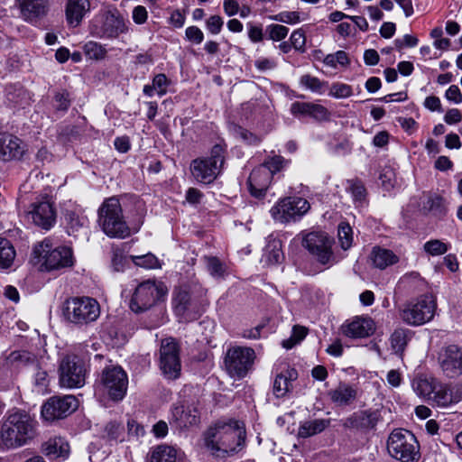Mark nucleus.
Here are the masks:
<instances>
[{"instance_id":"nucleus-62","label":"nucleus","mask_w":462,"mask_h":462,"mask_svg":"<svg viewBox=\"0 0 462 462\" xmlns=\"http://www.w3.org/2000/svg\"><path fill=\"white\" fill-rule=\"evenodd\" d=\"M445 97L448 100L455 104H460L462 102V93L457 85H451L446 90Z\"/></svg>"},{"instance_id":"nucleus-13","label":"nucleus","mask_w":462,"mask_h":462,"mask_svg":"<svg viewBox=\"0 0 462 462\" xmlns=\"http://www.w3.org/2000/svg\"><path fill=\"white\" fill-rule=\"evenodd\" d=\"M310 208L306 199L292 196L280 199L271 209L272 217L285 224L300 220Z\"/></svg>"},{"instance_id":"nucleus-25","label":"nucleus","mask_w":462,"mask_h":462,"mask_svg":"<svg viewBox=\"0 0 462 462\" xmlns=\"http://www.w3.org/2000/svg\"><path fill=\"white\" fill-rule=\"evenodd\" d=\"M341 329L347 337L363 338L372 335L375 330V326L374 320L369 317H355L345 322Z\"/></svg>"},{"instance_id":"nucleus-40","label":"nucleus","mask_w":462,"mask_h":462,"mask_svg":"<svg viewBox=\"0 0 462 462\" xmlns=\"http://www.w3.org/2000/svg\"><path fill=\"white\" fill-rule=\"evenodd\" d=\"M150 462H178L177 450L170 446H158L153 449Z\"/></svg>"},{"instance_id":"nucleus-47","label":"nucleus","mask_w":462,"mask_h":462,"mask_svg":"<svg viewBox=\"0 0 462 462\" xmlns=\"http://www.w3.org/2000/svg\"><path fill=\"white\" fill-rule=\"evenodd\" d=\"M124 426L116 421L108 422L104 430V437L109 440H123L124 439Z\"/></svg>"},{"instance_id":"nucleus-52","label":"nucleus","mask_w":462,"mask_h":462,"mask_svg":"<svg viewBox=\"0 0 462 462\" xmlns=\"http://www.w3.org/2000/svg\"><path fill=\"white\" fill-rule=\"evenodd\" d=\"M353 90L352 87L341 83V82H335L331 85L328 95L330 97H336V98H346L350 96H352Z\"/></svg>"},{"instance_id":"nucleus-3","label":"nucleus","mask_w":462,"mask_h":462,"mask_svg":"<svg viewBox=\"0 0 462 462\" xmlns=\"http://www.w3.org/2000/svg\"><path fill=\"white\" fill-rule=\"evenodd\" d=\"M89 32L98 39L115 40L128 32L127 19L114 5L101 8L90 20Z\"/></svg>"},{"instance_id":"nucleus-17","label":"nucleus","mask_w":462,"mask_h":462,"mask_svg":"<svg viewBox=\"0 0 462 462\" xmlns=\"http://www.w3.org/2000/svg\"><path fill=\"white\" fill-rule=\"evenodd\" d=\"M79 407L74 395L52 396L42 406V417L44 420L54 421L68 417Z\"/></svg>"},{"instance_id":"nucleus-37","label":"nucleus","mask_w":462,"mask_h":462,"mask_svg":"<svg viewBox=\"0 0 462 462\" xmlns=\"http://www.w3.org/2000/svg\"><path fill=\"white\" fill-rule=\"evenodd\" d=\"M346 189L351 194L356 207H364L367 204V191L361 180L357 178L347 180Z\"/></svg>"},{"instance_id":"nucleus-41","label":"nucleus","mask_w":462,"mask_h":462,"mask_svg":"<svg viewBox=\"0 0 462 462\" xmlns=\"http://www.w3.org/2000/svg\"><path fill=\"white\" fill-rule=\"evenodd\" d=\"M423 208L438 217L445 216L447 212L445 201L439 196L429 197L424 203Z\"/></svg>"},{"instance_id":"nucleus-27","label":"nucleus","mask_w":462,"mask_h":462,"mask_svg":"<svg viewBox=\"0 0 462 462\" xmlns=\"http://www.w3.org/2000/svg\"><path fill=\"white\" fill-rule=\"evenodd\" d=\"M42 452L50 459H66L69 454V445L61 437L51 438L42 444Z\"/></svg>"},{"instance_id":"nucleus-39","label":"nucleus","mask_w":462,"mask_h":462,"mask_svg":"<svg viewBox=\"0 0 462 462\" xmlns=\"http://www.w3.org/2000/svg\"><path fill=\"white\" fill-rule=\"evenodd\" d=\"M16 253L10 240L0 237V269L6 270L14 263Z\"/></svg>"},{"instance_id":"nucleus-23","label":"nucleus","mask_w":462,"mask_h":462,"mask_svg":"<svg viewBox=\"0 0 462 462\" xmlns=\"http://www.w3.org/2000/svg\"><path fill=\"white\" fill-rule=\"evenodd\" d=\"M21 17L28 23H36L49 12L50 0H15Z\"/></svg>"},{"instance_id":"nucleus-34","label":"nucleus","mask_w":462,"mask_h":462,"mask_svg":"<svg viewBox=\"0 0 462 462\" xmlns=\"http://www.w3.org/2000/svg\"><path fill=\"white\" fill-rule=\"evenodd\" d=\"M460 399L461 397L455 395L447 385L437 383L430 401H432L439 407H448L458 402Z\"/></svg>"},{"instance_id":"nucleus-54","label":"nucleus","mask_w":462,"mask_h":462,"mask_svg":"<svg viewBox=\"0 0 462 462\" xmlns=\"http://www.w3.org/2000/svg\"><path fill=\"white\" fill-rule=\"evenodd\" d=\"M273 21L288 24H295L300 22V14L294 11H284L270 17Z\"/></svg>"},{"instance_id":"nucleus-31","label":"nucleus","mask_w":462,"mask_h":462,"mask_svg":"<svg viewBox=\"0 0 462 462\" xmlns=\"http://www.w3.org/2000/svg\"><path fill=\"white\" fill-rule=\"evenodd\" d=\"M356 390L350 384L340 383L335 389L328 393L331 402L337 406H347L356 398Z\"/></svg>"},{"instance_id":"nucleus-14","label":"nucleus","mask_w":462,"mask_h":462,"mask_svg":"<svg viewBox=\"0 0 462 462\" xmlns=\"http://www.w3.org/2000/svg\"><path fill=\"white\" fill-rule=\"evenodd\" d=\"M255 352L247 346H232L226 353L224 364L226 372L232 377L244 378L252 369Z\"/></svg>"},{"instance_id":"nucleus-28","label":"nucleus","mask_w":462,"mask_h":462,"mask_svg":"<svg viewBox=\"0 0 462 462\" xmlns=\"http://www.w3.org/2000/svg\"><path fill=\"white\" fill-rule=\"evenodd\" d=\"M291 113L293 116H310L316 120H326L329 116L328 109L319 104L296 101L291 106Z\"/></svg>"},{"instance_id":"nucleus-61","label":"nucleus","mask_w":462,"mask_h":462,"mask_svg":"<svg viewBox=\"0 0 462 462\" xmlns=\"http://www.w3.org/2000/svg\"><path fill=\"white\" fill-rule=\"evenodd\" d=\"M248 37L252 42H260L263 39V27L261 25L247 24Z\"/></svg>"},{"instance_id":"nucleus-22","label":"nucleus","mask_w":462,"mask_h":462,"mask_svg":"<svg viewBox=\"0 0 462 462\" xmlns=\"http://www.w3.org/2000/svg\"><path fill=\"white\" fill-rule=\"evenodd\" d=\"M439 363L443 373L450 378L462 374V347L449 345L439 356Z\"/></svg>"},{"instance_id":"nucleus-43","label":"nucleus","mask_w":462,"mask_h":462,"mask_svg":"<svg viewBox=\"0 0 462 462\" xmlns=\"http://www.w3.org/2000/svg\"><path fill=\"white\" fill-rule=\"evenodd\" d=\"M207 271L214 278H222L226 273L225 264L216 256H204Z\"/></svg>"},{"instance_id":"nucleus-21","label":"nucleus","mask_w":462,"mask_h":462,"mask_svg":"<svg viewBox=\"0 0 462 462\" xmlns=\"http://www.w3.org/2000/svg\"><path fill=\"white\" fill-rule=\"evenodd\" d=\"M32 223L43 230H50L56 222V210L53 204L42 199L32 202L28 211Z\"/></svg>"},{"instance_id":"nucleus-24","label":"nucleus","mask_w":462,"mask_h":462,"mask_svg":"<svg viewBox=\"0 0 462 462\" xmlns=\"http://www.w3.org/2000/svg\"><path fill=\"white\" fill-rule=\"evenodd\" d=\"M272 180L273 177L268 169L260 165L254 168L247 181L250 194L256 199L263 198L272 183Z\"/></svg>"},{"instance_id":"nucleus-63","label":"nucleus","mask_w":462,"mask_h":462,"mask_svg":"<svg viewBox=\"0 0 462 462\" xmlns=\"http://www.w3.org/2000/svg\"><path fill=\"white\" fill-rule=\"evenodd\" d=\"M56 107L58 110L67 111L70 106L68 92L57 93L55 95Z\"/></svg>"},{"instance_id":"nucleus-4","label":"nucleus","mask_w":462,"mask_h":462,"mask_svg":"<svg viewBox=\"0 0 462 462\" xmlns=\"http://www.w3.org/2000/svg\"><path fill=\"white\" fill-rule=\"evenodd\" d=\"M98 222L104 233L110 237L125 238L131 234V229L124 219L119 199L116 197L102 203L98 209Z\"/></svg>"},{"instance_id":"nucleus-33","label":"nucleus","mask_w":462,"mask_h":462,"mask_svg":"<svg viewBox=\"0 0 462 462\" xmlns=\"http://www.w3.org/2000/svg\"><path fill=\"white\" fill-rule=\"evenodd\" d=\"M330 425L329 419H315L306 420L300 424L298 429V437L307 439L316 434L321 433Z\"/></svg>"},{"instance_id":"nucleus-11","label":"nucleus","mask_w":462,"mask_h":462,"mask_svg":"<svg viewBox=\"0 0 462 462\" xmlns=\"http://www.w3.org/2000/svg\"><path fill=\"white\" fill-rule=\"evenodd\" d=\"M166 291L162 282L144 281L135 288L130 300V309L135 313L143 312L160 300Z\"/></svg>"},{"instance_id":"nucleus-48","label":"nucleus","mask_w":462,"mask_h":462,"mask_svg":"<svg viewBox=\"0 0 462 462\" xmlns=\"http://www.w3.org/2000/svg\"><path fill=\"white\" fill-rule=\"evenodd\" d=\"M233 131L236 137L240 138L248 145H258L262 141L260 136L243 128L242 126L235 125Z\"/></svg>"},{"instance_id":"nucleus-60","label":"nucleus","mask_w":462,"mask_h":462,"mask_svg":"<svg viewBox=\"0 0 462 462\" xmlns=\"http://www.w3.org/2000/svg\"><path fill=\"white\" fill-rule=\"evenodd\" d=\"M185 35L188 41L199 44L204 40L203 32L197 26H189L185 31Z\"/></svg>"},{"instance_id":"nucleus-58","label":"nucleus","mask_w":462,"mask_h":462,"mask_svg":"<svg viewBox=\"0 0 462 462\" xmlns=\"http://www.w3.org/2000/svg\"><path fill=\"white\" fill-rule=\"evenodd\" d=\"M379 180H381V183L385 189H390L393 188L395 181V173L391 167H384L382 169L379 175Z\"/></svg>"},{"instance_id":"nucleus-53","label":"nucleus","mask_w":462,"mask_h":462,"mask_svg":"<svg viewBox=\"0 0 462 462\" xmlns=\"http://www.w3.org/2000/svg\"><path fill=\"white\" fill-rule=\"evenodd\" d=\"M265 31L271 40L280 42L288 35L289 28L284 25L273 23L266 26Z\"/></svg>"},{"instance_id":"nucleus-12","label":"nucleus","mask_w":462,"mask_h":462,"mask_svg":"<svg viewBox=\"0 0 462 462\" xmlns=\"http://www.w3.org/2000/svg\"><path fill=\"white\" fill-rule=\"evenodd\" d=\"M333 238L322 232H310L302 241V245L312 257L322 265L331 266L337 263L332 250Z\"/></svg>"},{"instance_id":"nucleus-32","label":"nucleus","mask_w":462,"mask_h":462,"mask_svg":"<svg viewBox=\"0 0 462 462\" xmlns=\"http://www.w3.org/2000/svg\"><path fill=\"white\" fill-rule=\"evenodd\" d=\"M64 220L69 236H76L80 229L88 227L89 223L87 216L77 210H66Z\"/></svg>"},{"instance_id":"nucleus-57","label":"nucleus","mask_w":462,"mask_h":462,"mask_svg":"<svg viewBox=\"0 0 462 462\" xmlns=\"http://www.w3.org/2000/svg\"><path fill=\"white\" fill-rule=\"evenodd\" d=\"M8 359L19 364H30L35 362V356L25 350H19L12 352Z\"/></svg>"},{"instance_id":"nucleus-29","label":"nucleus","mask_w":462,"mask_h":462,"mask_svg":"<svg viewBox=\"0 0 462 462\" xmlns=\"http://www.w3.org/2000/svg\"><path fill=\"white\" fill-rule=\"evenodd\" d=\"M171 415L180 429L196 425L199 420L198 410L190 406L175 405L171 411Z\"/></svg>"},{"instance_id":"nucleus-8","label":"nucleus","mask_w":462,"mask_h":462,"mask_svg":"<svg viewBox=\"0 0 462 462\" xmlns=\"http://www.w3.org/2000/svg\"><path fill=\"white\" fill-rule=\"evenodd\" d=\"M437 303L432 295L423 294L403 304L399 309V315L405 324L418 327L434 318Z\"/></svg>"},{"instance_id":"nucleus-5","label":"nucleus","mask_w":462,"mask_h":462,"mask_svg":"<svg viewBox=\"0 0 462 462\" xmlns=\"http://www.w3.org/2000/svg\"><path fill=\"white\" fill-rule=\"evenodd\" d=\"M35 263L42 270L52 271L70 267L74 264L72 249L69 246L52 248L51 242L44 239L33 247Z\"/></svg>"},{"instance_id":"nucleus-38","label":"nucleus","mask_w":462,"mask_h":462,"mask_svg":"<svg viewBox=\"0 0 462 462\" xmlns=\"http://www.w3.org/2000/svg\"><path fill=\"white\" fill-rule=\"evenodd\" d=\"M171 81L163 73L155 75L152 79V85H144L143 92L146 97H152L156 92L159 97H162L167 93V88Z\"/></svg>"},{"instance_id":"nucleus-44","label":"nucleus","mask_w":462,"mask_h":462,"mask_svg":"<svg viewBox=\"0 0 462 462\" xmlns=\"http://www.w3.org/2000/svg\"><path fill=\"white\" fill-rule=\"evenodd\" d=\"M132 262L139 267L145 269H156L160 268V261L152 253H148L142 255H130Z\"/></svg>"},{"instance_id":"nucleus-19","label":"nucleus","mask_w":462,"mask_h":462,"mask_svg":"<svg viewBox=\"0 0 462 462\" xmlns=\"http://www.w3.org/2000/svg\"><path fill=\"white\" fill-rule=\"evenodd\" d=\"M382 409H366L354 412L343 420V427L363 432L374 430L378 423L383 420Z\"/></svg>"},{"instance_id":"nucleus-26","label":"nucleus","mask_w":462,"mask_h":462,"mask_svg":"<svg viewBox=\"0 0 462 462\" xmlns=\"http://www.w3.org/2000/svg\"><path fill=\"white\" fill-rule=\"evenodd\" d=\"M89 11V0H68L65 6L68 24L71 27H78Z\"/></svg>"},{"instance_id":"nucleus-6","label":"nucleus","mask_w":462,"mask_h":462,"mask_svg":"<svg viewBox=\"0 0 462 462\" xmlns=\"http://www.w3.org/2000/svg\"><path fill=\"white\" fill-rule=\"evenodd\" d=\"M387 450L391 457L401 462H418L420 458V444L410 430H393L387 439Z\"/></svg>"},{"instance_id":"nucleus-2","label":"nucleus","mask_w":462,"mask_h":462,"mask_svg":"<svg viewBox=\"0 0 462 462\" xmlns=\"http://www.w3.org/2000/svg\"><path fill=\"white\" fill-rule=\"evenodd\" d=\"M37 421L29 412L13 410L0 424V439L6 448H17L28 444L36 435Z\"/></svg>"},{"instance_id":"nucleus-59","label":"nucleus","mask_w":462,"mask_h":462,"mask_svg":"<svg viewBox=\"0 0 462 462\" xmlns=\"http://www.w3.org/2000/svg\"><path fill=\"white\" fill-rule=\"evenodd\" d=\"M224 21L219 15H211L206 21V27L212 34H218L223 27Z\"/></svg>"},{"instance_id":"nucleus-10","label":"nucleus","mask_w":462,"mask_h":462,"mask_svg":"<svg viewBox=\"0 0 462 462\" xmlns=\"http://www.w3.org/2000/svg\"><path fill=\"white\" fill-rule=\"evenodd\" d=\"M97 388L113 401H121L126 394L128 376L118 365L106 366L97 382Z\"/></svg>"},{"instance_id":"nucleus-36","label":"nucleus","mask_w":462,"mask_h":462,"mask_svg":"<svg viewBox=\"0 0 462 462\" xmlns=\"http://www.w3.org/2000/svg\"><path fill=\"white\" fill-rule=\"evenodd\" d=\"M437 383L436 380L432 377L418 375L412 380L411 385L418 396L430 401Z\"/></svg>"},{"instance_id":"nucleus-45","label":"nucleus","mask_w":462,"mask_h":462,"mask_svg":"<svg viewBox=\"0 0 462 462\" xmlns=\"http://www.w3.org/2000/svg\"><path fill=\"white\" fill-rule=\"evenodd\" d=\"M83 49L86 56L96 60H104L107 52L101 43L93 41L88 42Z\"/></svg>"},{"instance_id":"nucleus-18","label":"nucleus","mask_w":462,"mask_h":462,"mask_svg":"<svg viewBox=\"0 0 462 462\" xmlns=\"http://www.w3.org/2000/svg\"><path fill=\"white\" fill-rule=\"evenodd\" d=\"M172 306L175 314L187 322L197 320L206 310V304L192 299L185 289L175 291Z\"/></svg>"},{"instance_id":"nucleus-49","label":"nucleus","mask_w":462,"mask_h":462,"mask_svg":"<svg viewBox=\"0 0 462 462\" xmlns=\"http://www.w3.org/2000/svg\"><path fill=\"white\" fill-rule=\"evenodd\" d=\"M407 345V335L403 329L395 330L391 336V346L396 354H402Z\"/></svg>"},{"instance_id":"nucleus-42","label":"nucleus","mask_w":462,"mask_h":462,"mask_svg":"<svg viewBox=\"0 0 462 462\" xmlns=\"http://www.w3.org/2000/svg\"><path fill=\"white\" fill-rule=\"evenodd\" d=\"M289 163L290 161L285 160L281 155L274 154L273 156L267 157L260 166L268 169L270 171L271 176L273 177L275 173L280 172L284 168H286Z\"/></svg>"},{"instance_id":"nucleus-20","label":"nucleus","mask_w":462,"mask_h":462,"mask_svg":"<svg viewBox=\"0 0 462 462\" xmlns=\"http://www.w3.org/2000/svg\"><path fill=\"white\" fill-rule=\"evenodd\" d=\"M27 152V145L18 136L7 133H0V162H20Z\"/></svg>"},{"instance_id":"nucleus-46","label":"nucleus","mask_w":462,"mask_h":462,"mask_svg":"<svg viewBox=\"0 0 462 462\" xmlns=\"http://www.w3.org/2000/svg\"><path fill=\"white\" fill-rule=\"evenodd\" d=\"M338 241L343 250L351 247L353 242V231L349 224L342 222L338 226L337 230Z\"/></svg>"},{"instance_id":"nucleus-50","label":"nucleus","mask_w":462,"mask_h":462,"mask_svg":"<svg viewBox=\"0 0 462 462\" xmlns=\"http://www.w3.org/2000/svg\"><path fill=\"white\" fill-rule=\"evenodd\" d=\"M423 248L427 254L438 256L446 254L448 245L439 239H431L424 244Z\"/></svg>"},{"instance_id":"nucleus-15","label":"nucleus","mask_w":462,"mask_h":462,"mask_svg":"<svg viewBox=\"0 0 462 462\" xmlns=\"http://www.w3.org/2000/svg\"><path fill=\"white\" fill-rule=\"evenodd\" d=\"M60 383L66 388H80L85 384L87 369L77 356H66L60 364Z\"/></svg>"},{"instance_id":"nucleus-55","label":"nucleus","mask_w":462,"mask_h":462,"mask_svg":"<svg viewBox=\"0 0 462 462\" xmlns=\"http://www.w3.org/2000/svg\"><path fill=\"white\" fill-rule=\"evenodd\" d=\"M291 44L292 47L300 52L305 51L306 36L302 29H298L292 32L290 37Z\"/></svg>"},{"instance_id":"nucleus-16","label":"nucleus","mask_w":462,"mask_h":462,"mask_svg":"<svg viewBox=\"0 0 462 462\" xmlns=\"http://www.w3.org/2000/svg\"><path fill=\"white\" fill-rule=\"evenodd\" d=\"M160 368L167 379H177L180 374V346L178 342L172 337L162 340Z\"/></svg>"},{"instance_id":"nucleus-56","label":"nucleus","mask_w":462,"mask_h":462,"mask_svg":"<svg viewBox=\"0 0 462 462\" xmlns=\"http://www.w3.org/2000/svg\"><path fill=\"white\" fill-rule=\"evenodd\" d=\"M300 84L312 92H321L324 83L319 79L311 75H303L300 80Z\"/></svg>"},{"instance_id":"nucleus-64","label":"nucleus","mask_w":462,"mask_h":462,"mask_svg":"<svg viewBox=\"0 0 462 462\" xmlns=\"http://www.w3.org/2000/svg\"><path fill=\"white\" fill-rule=\"evenodd\" d=\"M148 13L143 5H137L133 10V20L137 24H143L146 22Z\"/></svg>"},{"instance_id":"nucleus-30","label":"nucleus","mask_w":462,"mask_h":462,"mask_svg":"<svg viewBox=\"0 0 462 462\" xmlns=\"http://www.w3.org/2000/svg\"><path fill=\"white\" fill-rule=\"evenodd\" d=\"M298 378L294 368L287 369L278 374L273 381V393L276 398L284 397L291 389L292 382Z\"/></svg>"},{"instance_id":"nucleus-51","label":"nucleus","mask_w":462,"mask_h":462,"mask_svg":"<svg viewBox=\"0 0 462 462\" xmlns=\"http://www.w3.org/2000/svg\"><path fill=\"white\" fill-rule=\"evenodd\" d=\"M265 257L266 261L272 264L280 263L283 260V253L279 243L274 242L267 246Z\"/></svg>"},{"instance_id":"nucleus-7","label":"nucleus","mask_w":462,"mask_h":462,"mask_svg":"<svg viewBox=\"0 0 462 462\" xmlns=\"http://www.w3.org/2000/svg\"><path fill=\"white\" fill-rule=\"evenodd\" d=\"M63 315L67 321L76 326H85L98 319L100 306L94 298L72 297L64 302Z\"/></svg>"},{"instance_id":"nucleus-1","label":"nucleus","mask_w":462,"mask_h":462,"mask_svg":"<svg viewBox=\"0 0 462 462\" xmlns=\"http://www.w3.org/2000/svg\"><path fill=\"white\" fill-rule=\"evenodd\" d=\"M245 436V431L238 421L218 420L204 433V444L213 456L225 457L242 448Z\"/></svg>"},{"instance_id":"nucleus-35","label":"nucleus","mask_w":462,"mask_h":462,"mask_svg":"<svg viewBox=\"0 0 462 462\" xmlns=\"http://www.w3.org/2000/svg\"><path fill=\"white\" fill-rule=\"evenodd\" d=\"M371 259L374 265L381 270L396 263L399 257L389 249L374 247L371 253Z\"/></svg>"},{"instance_id":"nucleus-9","label":"nucleus","mask_w":462,"mask_h":462,"mask_svg":"<svg viewBox=\"0 0 462 462\" xmlns=\"http://www.w3.org/2000/svg\"><path fill=\"white\" fill-rule=\"evenodd\" d=\"M225 153L226 148L217 143L211 148L209 157L193 160L190 171L196 180L203 184L213 182L224 165Z\"/></svg>"}]
</instances>
